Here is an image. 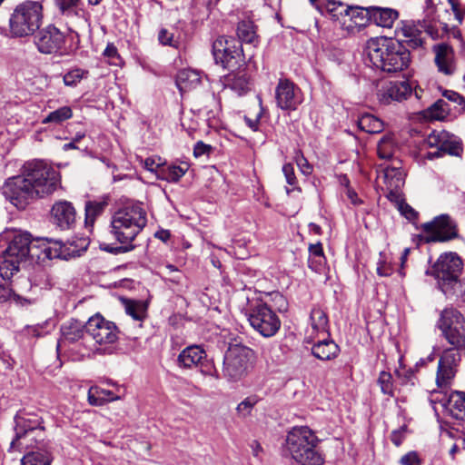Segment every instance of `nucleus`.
<instances>
[{"instance_id": "nucleus-1", "label": "nucleus", "mask_w": 465, "mask_h": 465, "mask_svg": "<svg viewBox=\"0 0 465 465\" xmlns=\"http://www.w3.org/2000/svg\"><path fill=\"white\" fill-rule=\"evenodd\" d=\"M60 187L59 172L44 161L35 160L25 163L20 174L7 178L0 193L15 207L24 210L35 201L49 197Z\"/></svg>"}, {"instance_id": "nucleus-2", "label": "nucleus", "mask_w": 465, "mask_h": 465, "mask_svg": "<svg viewBox=\"0 0 465 465\" xmlns=\"http://www.w3.org/2000/svg\"><path fill=\"white\" fill-rule=\"evenodd\" d=\"M31 238L27 232H15L9 239L0 262V300L7 301L19 298L20 293L28 290L31 283L27 278H20L10 282L19 272V264L25 261L31 252Z\"/></svg>"}, {"instance_id": "nucleus-3", "label": "nucleus", "mask_w": 465, "mask_h": 465, "mask_svg": "<svg viewBox=\"0 0 465 465\" xmlns=\"http://www.w3.org/2000/svg\"><path fill=\"white\" fill-rule=\"evenodd\" d=\"M364 54L372 66L387 73L403 71L411 63L410 51L400 41L391 38H370Z\"/></svg>"}, {"instance_id": "nucleus-4", "label": "nucleus", "mask_w": 465, "mask_h": 465, "mask_svg": "<svg viewBox=\"0 0 465 465\" xmlns=\"http://www.w3.org/2000/svg\"><path fill=\"white\" fill-rule=\"evenodd\" d=\"M319 443V438L309 427H293L286 435L283 450L301 465H322L324 457Z\"/></svg>"}, {"instance_id": "nucleus-5", "label": "nucleus", "mask_w": 465, "mask_h": 465, "mask_svg": "<svg viewBox=\"0 0 465 465\" xmlns=\"http://www.w3.org/2000/svg\"><path fill=\"white\" fill-rule=\"evenodd\" d=\"M147 223L146 212L138 203L119 209L112 217L111 233L121 243H131Z\"/></svg>"}, {"instance_id": "nucleus-6", "label": "nucleus", "mask_w": 465, "mask_h": 465, "mask_svg": "<svg viewBox=\"0 0 465 465\" xmlns=\"http://www.w3.org/2000/svg\"><path fill=\"white\" fill-rule=\"evenodd\" d=\"M462 269L461 258L456 252H450L440 254L426 273L433 276L441 292L449 295L454 293L459 285Z\"/></svg>"}, {"instance_id": "nucleus-7", "label": "nucleus", "mask_w": 465, "mask_h": 465, "mask_svg": "<svg viewBox=\"0 0 465 465\" xmlns=\"http://www.w3.org/2000/svg\"><path fill=\"white\" fill-rule=\"evenodd\" d=\"M42 19V4L38 1H25L15 8L10 16V32L16 37L31 35L39 28Z\"/></svg>"}, {"instance_id": "nucleus-8", "label": "nucleus", "mask_w": 465, "mask_h": 465, "mask_svg": "<svg viewBox=\"0 0 465 465\" xmlns=\"http://www.w3.org/2000/svg\"><path fill=\"white\" fill-rule=\"evenodd\" d=\"M329 317L327 312L320 306H313L311 310L308 325L304 334V343L312 349L321 346L338 345L331 338Z\"/></svg>"}, {"instance_id": "nucleus-9", "label": "nucleus", "mask_w": 465, "mask_h": 465, "mask_svg": "<svg viewBox=\"0 0 465 465\" xmlns=\"http://www.w3.org/2000/svg\"><path fill=\"white\" fill-rule=\"evenodd\" d=\"M15 437L11 442L19 450L33 447V440L43 433L42 418L35 413L18 412L15 417Z\"/></svg>"}, {"instance_id": "nucleus-10", "label": "nucleus", "mask_w": 465, "mask_h": 465, "mask_svg": "<svg viewBox=\"0 0 465 465\" xmlns=\"http://www.w3.org/2000/svg\"><path fill=\"white\" fill-rule=\"evenodd\" d=\"M438 324L451 345L456 349L465 347V319L458 310L447 308L442 311Z\"/></svg>"}, {"instance_id": "nucleus-11", "label": "nucleus", "mask_w": 465, "mask_h": 465, "mask_svg": "<svg viewBox=\"0 0 465 465\" xmlns=\"http://www.w3.org/2000/svg\"><path fill=\"white\" fill-rule=\"evenodd\" d=\"M424 144L430 148H435L429 152L426 158L432 160L442 157L444 154L459 156L462 152L460 141L453 134L446 131H433L424 141Z\"/></svg>"}, {"instance_id": "nucleus-12", "label": "nucleus", "mask_w": 465, "mask_h": 465, "mask_svg": "<svg viewBox=\"0 0 465 465\" xmlns=\"http://www.w3.org/2000/svg\"><path fill=\"white\" fill-rule=\"evenodd\" d=\"M426 242H448L458 237L457 224L448 214H440L422 224Z\"/></svg>"}, {"instance_id": "nucleus-13", "label": "nucleus", "mask_w": 465, "mask_h": 465, "mask_svg": "<svg viewBox=\"0 0 465 465\" xmlns=\"http://www.w3.org/2000/svg\"><path fill=\"white\" fill-rule=\"evenodd\" d=\"M250 324L264 337L274 335L281 322L272 310L264 302H258L249 314Z\"/></svg>"}, {"instance_id": "nucleus-14", "label": "nucleus", "mask_w": 465, "mask_h": 465, "mask_svg": "<svg viewBox=\"0 0 465 465\" xmlns=\"http://www.w3.org/2000/svg\"><path fill=\"white\" fill-rule=\"evenodd\" d=\"M85 330L100 345H110L118 340L119 331L115 323L104 319L100 313L88 319Z\"/></svg>"}, {"instance_id": "nucleus-15", "label": "nucleus", "mask_w": 465, "mask_h": 465, "mask_svg": "<svg viewBox=\"0 0 465 465\" xmlns=\"http://www.w3.org/2000/svg\"><path fill=\"white\" fill-rule=\"evenodd\" d=\"M277 106L283 111H295L303 102L302 90L288 79H280L275 88Z\"/></svg>"}, {"instance_id": "nucleus-16", "label": "nucleus", "mask_w": 465, "mask_h": 465, "mask_svg": "<svg viewBox=\"0 0 465 465\" xmlns=\"http://www.w3.org/2000/svg\"><path fill=\"white\" fill-rule=\"evenodd\" d=\"M251 365L248 351H226L223 358V374L231 381L243 378Z\"/></svg>"}, {"instance_id": "nucleus-17", "label": "nucleus", "mask_w": 465, "mask_h": 465, "mask_svg": "<svg viewBox=\"0 0 465 465\" xmlns=\"http://www.w3.org/2000/svg\"><path fill=\"white\" fill-rule=\"evenodd\" d=\"M460 361V355L454 351H443L440 355L436 384L438 388L449 389L456 373V366Z\"/></svg>"}, {"instance_id": "nucleus-18", "label": "nucleus", "mask_w": 465, "mask_h": 465, "mask_svg": "<svg viewBox=\"0 0 465 465\" xmlns=\"http://www.w3.org/2000/svg\"><path fill=\"white\" fill-rule=\"evenodd\" d=\"M64 43V34L55 26L50 25L40 30L35 35V44L43 54L58 52Z\"/></svg>"}, {"instance_id": "nucleus-19", "label": "nucleus", "mask_w": 465, "mask_h": 465, "mask_svg": "<svg viewBox=\"0 0 465 465\" xmlns=\"http://www.w3.org/2000/svg\"><path fill=\"white\" fill-rule=\"evenodd\" d=\"M241 45L233 38L219 36L213 43V54L216 64H221L223 67H230L232 61L239 55Z\"/></svg>"}, {"instance_id": "nucleus-20", "label": "nucleus", "mask_w": 465, "mask_h": 465, "mask_svg": "<svg viewBox=\"0 0 465 465\" xmlns=\"http://www.w3.org/2000/svg\"><path fill=\"white\" fill-rule=\"evenodd\" d=\"M86 240H83L81 244L75 245L74 242L63 243L60 241L47 240V244H44L42 253L47 259L60 258L68 260L71 257L79 256L82 251L87 247Z\"/></svg>"}, {"instance_id": "nucleus-21", "label": "nucleus", "mask_w": 465, "mask_h": 465, "mask_svg": "<svg viewBox=\"0 0 465 465\" xmlns=\"http://www.w3.org/2000/svg\"><path fill=\"white\" fill-rule=\"evenodd\" d=\"M51 218L61 230H69L76 222V212L70 202L58 201L51 209Z\"/></svg>"}, {"instance_id": "nucleus-22", "label": "nucleus", "mask_w": 465, "mask_h": 465, "mask_svg": "<svg viewBox=\"0 0 465 465\" xmlns=\"http://www.w3.org/2000/svg\"><path fill=\"white\" fill-rule=\"evenodd\" d=\"M432 50L439 72L446 75L453 74L456 70V64L452 47L445 43H441L435 45Z\"/></svg>"}, {"instance_id": "nucleus-23", "label": "nucleus", "mask_w": 465, "mask_h": 465, "mask_svg": "<svg viewBox=\"0 0 465 465\" xmlns=\"http://www.w3.org/2000/svg\"><path fill=\"white\" fill-rule=\"evenodd\" d=\"M411 91V86L407 82H391L380 90L378 97L381 103L389 104L393 101L406 100Z\"/></svg>"}, {"instance_id": "nucleus-24", "label": "nucleus", "mask_w": 465, "mask_h": 465, "mask_svg": "<svg viewBox=\"0 0 465 465\" xmlns=\"http://www.w3.org/2000/svg\"><path fill=\"white\" fill-rule=\"evenodd\" d=\"M85 325L80 321L70 319L61 326V338L57 342V349L60 346H68L83 338Z\"/></svg>"}, {"instance_id": "nucleus-25", "label": "nucleus", "mask_w": 465, "mask_h": 465, "mask_svg": "<svg viewBox=\"0 0 465 465\" xmlns=\"http://www.w3.org/2000/svg\"><path fill=\"white\" fill-rule=\"evenodd\" d=\"M223 84L238 95H243L251 90L250 77L244 70L227 74L223 79Z\"/></svg>"}, {"instance_id": "nucleus-26", "label": "nucleus", "mask_w": 465, "mask_h": 465, "mask_svg": "<svg viewBox=\"0 0 465 465\" xmlns=\"http://www.w3.org/2000/svg\"><path fill=\"white\" fill-rule=\"evenodd\" d=\"M312 5L322 15L328 14L334 21L345 16L344 8L346 5L341 1L335 0H310Z\"/></svg>"}, {"instance_id": "nucleus-27", "label": "nucleus", "mask_w": 465, "mask_h": 465, "mask_svg": "<svg viewBox=\"0 0 465 465\" xmlns=\"http://www.w3.org/2000/svg\"><path fill=\"white\" fill-rule=\"evenodd\" d=\"M389 197L394 196L404 184V172L400 166L386 167L383 173Z\"/></svg>"}, {"instance_id": "nucleus-28", "label": "nucleus", "mask_w": 465, "mask_h": 465, "mask_svg": "<svg viewBox=\"0 0 465 465\" xmlns=\"http://www.w3.org/2000/svg\"><path fill=\"white\" fill-rule=\"evenodd\" d=\"M371 21L378 26L391 28L399 18V12L390 7L371 6Z\"/></svg>"}, {"instance_id": "nucleus-29", "label": "nucleus", "mask_w": 465, "mask_h": 465, "mask_svg": "<svg viewBox=\"0 0 465 465\" xmlns=\"http://www.w3.org/2000/svg\"><path fill=\"white\" fill-rule=\"evenodd\" d=\"M201 73L193 69H182L175 79L177 88L181 93L196 88L201 84Z\"/></svg>"}, {"instance_id": "nucleus-30", "label": "nucleus", "mask_w": 465, "mask_h": 465, "mask_svg": "<svg viewBox=\"0 0 465 465\" xmlns=\"http://www.w3.org/2000/svg\"><path fill=\"white\" fill-rule=\"evenodd\" d=\"M122 399V396L115 395L113 391L95 385L91 386L87 393L88 403L92 406H103L107 402L119 401Z\"/></svg>"}, {"instance_id": "nucleus-31", "label": "nucleus", "mask_w": 465, "mask_h": 465, "mask_svg": "<svg viewBox=\"0 0 465 465\" xmlns=\"http://www.w3.org/2000/svg\"><path fill=\"white\" fill-rule=\"evenodd\" d=\"M189 170V163L183 162L178 165L162 166L156 171L158 179L164 180L169 183H177Z\"/></svg>"}, {"instance_id": "nucleus-32", "label": "nucleus", "mask_w": 465, "mask_h": 465, "mask_svg": "<svg viewBox=\"0 0 465 465\" xmlns=\"http://www.w3.org/2000/svg\"><path fill=\"white\" fill-rule=\"evenodd\" d=\"M237 36L245 45H251L255 47L259 44L256 26L251 20H242L238 23Z\"/></svg>"}, {"instance_id": "nucleus-33", "label": "nucleus", "mask_w": 465, "mask_h": 465, "mask_svg": "<svg viewBox=\"0 0 465 465\" xmlns=\"http://www.w3.org/2000/svg\"><path fill=\"white\" fill-rule=\"evenodd\" d=\"M449 412L454 419L465 421V392L455 391L449 395Z\"/></svg>"}, {"instance_id": "nucleus-34", "label": "nucleus", "mask_w": 465, "mask_h": 465, "mask_svg": "<svg viewBox=\"0 0 465 465\" xmlns=\"http://www.w3.org/2000/svg\"><path fill=\"white\" fill-rule=\"evenodd\" d=\"M344 12L345 16H350L361 29H364L369 22L371 21V6L346 5Z\"/></svg>"}, {"instance_id": "nucleus-35", "label": "nucleus", "mask_w": 465, "mask_h": 465, "mask_svg": "<svg viewBox=\"0 0 465 465\" xmlns=\"http://www.w3.org/2000/svg\"><path fill=\"white\" fill-rule=\"evenodd\" d=\"M206 351H181L178 355V364L184 368L193 366H203L206 358Z\"/></svg>"}, {"instance_id": "nucleus-36", "label": "nucleus", "mask_w": 465, "mask_h": 465, "mask_svg": "<svg viewBox=\"0 0 465 465\" xmlns=\"http://www.w3.org/2000/svg\"><path fill=\"white\" fill-rule=\"evenodd\" d=\"M325 255L321 242L309 246V267L314 272H321L325 264Z\"/></svg>"}, {"instance_id": "nucleus-37", "label": "nucleus", "mask_w": 465, "mask_h": 465, "mask_svg": "<svg viewBox=\"0 0 465 465\" xmlns=\"http://www.w3.org/2000/svg\"><path fill=\"white\" fill-rule=\"evenodd\" d=\"M52 456L45 449L32 450L25 455L21 460V465H50Z\"/></svg>"}, {"instance_id": "nucleus-38", "label": "nucleus", "mask_w": 465, "mask_h": 465, "mask_svg": "<svg viewBox=\"0 0 465 465\" xmlns=\"http://www.w3.org/2000/svg\"><path fill=\"white\" fill-rule=\"evenodd\" d=\"M358 126L361 131L369 134H376L382 131L383 123L371 114H364L359 117Z\"/></svg>"}, {"instance_id": "nucleus-39", "label": "nucleus", "mask_w": 465, "mask_h": 465, "mask_svg": "<svg viewBox=\"0 0 465 465\" xmlns=\"http://www.w3.org/2000/svg\"><path fill=\"white\" fill-rule=\"evenodd\" d=\"M73 117V109L71 106L64 105L54 111L50 112L43 120L42 123L45 124H61L64 121L69 120Z\"/></svg>"}, {"instance_id": "nucleus-40", "label": "nucleus", "mask_w": 465, "mask_h": 465, "mask_svg": "<svg viewBox=\"0 0 465 465\" xmlns=\"http://www.w3.org/2000/svg\"><path fill=\"white\" fill-rule=\"evenodd\" d=\"M125 312L135 321H143L146 317L147 305L142 301L124 300Z\"/></svg>"}, {"instance_id": "nucleus-41", "label": "nucleus", "mask_w": 465, "mask_h": 465, "mask_svg": "<svg viewBox=\"0 0 465 465\" xmlns=\"http://www.w3.org/2000/svg\"><path fill=\"white\" fill-rule=\"evenodd\" d=\"M396 151V142L393 134H385L378 143L377 152L381 159H391Z\"/></svg>"}, {"instance_id": "nucleus-42", "label": "nucleus", "mask_w": 465, "mask_h": 465, "mask_svg": "<svg viewBox=\"0 0 465 465\" xmlns=\"http://www.w3.org/2000/svg\"><path fill=\"white\" fill-rule=\"evenodd\" d=\"M450 112V106L442 99H439L431 104L425 112L424 116L430 120H443Z\"/></svg>"}, {"instance_id": "nucleus-43", "label": "nucleus", "mask_w": 465, "mask_h": 465, "mask_svg": "<svg viewBox=\"0 0 465 465\" xmlns=\"http://www.w3.org/2000/svg\"><path fill=\"white\" fill-rule=\"evenodd\" d=\"M420 31L411 22H402L401 26L397 29V35H402L406 41L412 43L413 46L421 45V39L418 37Z\"/></svg>"}, {"instance_id": "nucleus-44", "label": "nucleus", "mask_w": 465, "mask_h": 465, "mask_svg": "<svg viewBox=\"0 0 465 465\" xmlns=\"http://www.w3.org/2000/svg\"><path fill=\"white\" fill-rule=\"evenodd\" d=\"M106 205L105 202H87L85 204V226L92 227Z\"/></svg>"}, {"instance_id": "nucleus-45", "label": "nucleus", "mask_w": 465, "mask_h": 465, "mask_svg": "<svg viewBox=\"0 0 465 465\" xmlns=\"http://www.w3.org/2000/svg\"><path fill=\"white\" fill-rule=\"evenodd\" d=\"M261 401L258 395H250L242 400L236 407L235 411L240 418L245 419L251 416L253 408Z\"/></svg>"}, {"instance_id": "nucleus-46", "label": "nucleus", "mask_w": 465, "mask_h": 465, "mask_svg": "<svg viewBox=\"0 0 465 465\" xmlns=\"http://www.w3.org/2000/svg\"><path fill=\"white\" fill-rule=\"evenodd\" d=\"M338 22L341 35L344 37L355 35L363 30L350 16H343Z\"/></svg>"}, {"instance_id": "nucleus-47", "label": "nucleus", "mask_w": 465, "mask_h": 465, "mask_svg": "<svg viewBox=\"0 0 465 465\" xmlns=\"http://www.w3.org/2000/svg\"><path fill=\"white\" fill-rule=\"evenodd\" d=\"M54 328V323L51 320H46L42 323L27 326L26 331L29 335L41 337L49 333Z\"/></svg>"}, {"instance_id": "nucleus-48", "label": "nucleus", "mask_w": 465, "mask_h": 465, "mask_svg": "<svg viewBox=\"0 0 465 465\" xmlns=\"http://www.w3.org/2000/svg\"><path fill=\"white\" fill-rule=\"evenodd\" d=\"M88 75V71L81 68H74L64 75V83L67 86H75L80 81Z\"/></svg>"}, {"instance_id": "nucleus-49", "label": "nucleus", "mask_w": 465, "mask_h": 465, "mask_svg": "<svg viewBox=\"0 0 465 465\" xmlns=\"http://www.w3.org/2000/svg\"><path fill=\"white\" fill-rule=\"evenodd\" d=\"M438 389L439 391L433 390L430 392V401L434 409L436 404H440L443 409L449 411V395L447 394L448 389Z\"/></svg>"}, {"instance_id": "nucleus-50", "label": "nucleus", "mask_w": 465, "mask_h": 465, "mask_svg": "<svg viewBox=\"0 0 465 465\" xmlns=\"http://www.w3.org/2000/svg\"><path fill=\"white\" fill-rule=\"evenodd\" d=\"M378 384L380 385L381 391L383 394L391 397L394 395L392 376L390 372L381 371L378 378Z\"/></svg>"}, {"instance_id": "nucleus-51", "label": "nucleus", "mask_w": 465, "mask_h": 465, "mask_svg": "<svg viewBox=\"0 0 465 465\" xmlns=\"http://www.w3.org/2000/svg\"><path fill=\"white\" fill-rule=\"evenodd\" d=\"M158 40H159L160 44L163 45H168V46H172L174 48H178V46H179L178 39L174 38L173 34L169 32V30L165 29V28H162L159 31Z\"/></svg>"}, {"instance_id": "nucleus-52", "label": "nucleus", "mask_w": 465, "mask_h": 465, "mask_svg": "<svg viewBox=\"0 0 465 465\" xmlns=\"http://www.w3.org/2000/svg\"><path fill=\"white\" fill-rule=\"evenodd\" d=\"M377 273L381 277H388L392 274L393 268L390 262L386 261V259L382 258V254L381 253V259L377 263Z\"/></svg>"}, {"instance_id": "nucleus-53", "label": "nucleus", "mask_w": 465, "mask_h": 465, "mask_svg": "<svg viewBox=\"0 0 465 465\" xmlns=\"http://www.w3.org/2000/svg\"><path fill=\"white\" fill-rule=\"evenodd\" d=\"M258 98V101H259V105H260V111L259 113L256 114L255 118L254 119H252L248 116H244V121L246 123V124L252 130V131H257L258 128H259V123H260V119L263 114V108H262V100L261 98L260 95L257 96Z\"/></svg>"}, {"instance_id": "nucleus-54", "label": "nucleus", "mask_w": 465, "mask_h": 465, "mask_svg": "<svg viewBox=\"0 0 465 465\" xmlns=\"http://www.w3.org/2000/svg\"><path fill=\"white\" fill-rule=\"evenodd\" d=\"M295 161L297 163V166L299 167L300 171L304 175H309L312 172V166L310 164L308 160L303 156V154L297 153L295 156Z\"/></svg>"}, {"instance_id": "nucleus-55", "label": "nucleus", "mask_w": 465, "mask_h": 465, "mask_svg": "<svg viewBox=\"0 0 465 465\" xmlns=\"http://www.w3.org/2000/svg\"><path fill=\"white\" fill-rule=\"evenodd\" d=\"M400 463L401 465H421L422 462L416 451H410L401 458Z\"/></svg>"}, {"instance_id": "nucleus-56", "label": "nucleus", "mask_w": 465, "mask_h": 465, "mask_svg": "<svg viewBox=\"0 0 465 465\" xmlns=\"http://www.w3.org/2000/svg\"><path fill=\"white\" fill-rule=\"evenodd\" d=\"M442 95L450 102L458 104L460 105L464 104L465 109V98L459 93L452 90H445Z\"/></svg>"}, {"instance_id": "nucleus-57", "label": "nucleus", "mask_w": 465, "mask_h": 465, "mask_svg": "<svg viewBox=\"0 0 465 465\" xmlns=\"http://www.w3.org/2000/svg\"><path fill=\"white\" fill-rule=\"evenodd\" d=\"M282 173L285 176L286 182L290 185H293L296 183V177L294 173V168L292 163H285L282 166Z\"/></svg>"}, {"instance_id": "nucleus-58", "label": "nucleus", "mask_w": 465, "mask_h": 465, "mask_svg": "<svg viewBox=\"0 0 465 465\" xmlns=\"http://www.w3.org/2000/svg\"><path fill=\"white\" fill-rule=\"evenodd\" d=\"M56 6L62 13H65L66 11L72 9L76 6L79 0H54Z\"/></svg>"}, {"instance_id": "nucleus-59", "label": "nucleus", "mask_w": 465, "mask_h": 465, "mask_svg": "<svg viewBox=\"0 0 465 465\" xmlns=\"http://www.w3.org/2000/svg\"><path fill=\"white\" fill-rule=\"evenodd\" d=\"M312 355L322 361H329L335 359L338 356L336 351L331 352L330 351H312Z\"/></svg>"}, {"instance_id": "nucleus-60", "label": "nucleus", "mask_w": 465, "mask_h": 465, "mask_svg": "<svg viewBox=\"0 0 465 465\" xmlns=\"http://www.w3.org/2000/svg\"><path fill=\"white\" fill-rule=\"evenodd\" d=\"M344 193L346 194L347 198L350 200L351 204L358 206L364 203L363 200H361L358 196L357 193L350 186H347V189L344 191Z\"/></svg>"}, {"instance_id": "nucleus-61", "label": "nucleus", "mask_w": 465, "mask_h": 465, "mask_svg": "<svg viewBox=\"0 0 465 465\" xmlns=\"http://www.w3.org/2000/svg\"><path fill=\"white\" fill-rule=\"evenodd\" d=\"M211 146L199 141L195 143L193 148V154L195 157L203 156L210 152Z\"/></svg>"}, {"instance_id": "nucleus-62", "label": "nucleus", "mask_w": 465, "mask_h": 465, "mask_svg": "<svg viewBox=\"0 0 465 465\" xmlns=\"http://www.w3.org/2000/svg\"><path fill=\"white\" fill-rule=\"evenodd\" d=\"M391 441L396 445L400 446L403 440V435L401 430H394L391 435Z\"/></svg>"}, {"instance_id": "nucleus-63", "label": "nucleus", "mask_w": 465, "mask_h": 465, "mask_svg": "<svg viewBox=\"0 0 465 465\" xmlns=\"http://www.w3.org/2000/svg\"><path fill=\"white\" fill-rule=\"evenodd\" d=\"M145 168L150 171L156 173V171H158L162 166L157 163L155 164L154 161L153 159L147 158L144 162Z\"/></svg>"}, {"instance_id": "nucleus-64", "label": "nucleus", "mask_w": 465, "mask_h": 465, "mask_svg": "<svg viewBox=\"0 0 465 465\" xmlns=\"http://www.w3.org/2000/svg\"><path fill=\"white\" fill-rule=\"evenodd\" d=\"M154 236L162 242H166L170 239L171 233L168 230L161 229L154 233Z\"/></svg>"}]
</instances>
